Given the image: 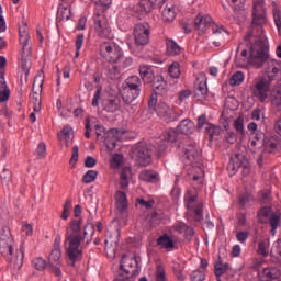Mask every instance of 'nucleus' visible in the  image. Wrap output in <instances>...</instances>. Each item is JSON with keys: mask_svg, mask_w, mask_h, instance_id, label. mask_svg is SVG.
Wrapping results in <instances>:
<instances>
[{"mask_svg": "<svg viewBox=\"0 0 281 281\" xmlns=\"http://www.w3.org/2000/svg\"><path fill=\"white\" fill-rule=\"evenodd\" d=\"M234 128L243 139V137H245V119H243V116H239L234 121Z\"/></svg>", "mask_w": 281, "mask_h": 281, "instance_id": "nucleus-45", "label": "nucleus"}, {"mask_svg": "<svg viewBox=\"0 0 281 281\" xmlns=\"http://www.w3.org/2000/svg\"><path fill=\"white\" fill-rule=\"evenodd\" d=\"M228 269H229V263L216 262L214 265V273L216 278H221V276H224V273H227Z\"/></svg>", "mask_w": 281, "mask_h": 281, "instance_id": "nucleus-43", "label": "nucleus"}, {"mask_svg": "<svg viewBox=\"0 0 281 281\" xmlns=\"http://www.w3.org/2000/svg\"><path fill=\"white\" fill-rule=\"evenodd\" d=\"M270 89L269 82L265 78H261L255 85L254 95L258 98L259 102H265L269 98L268 93Z\"/></svg>", "mask_w": 281, "mask_h": 281, "instance_id": "nucleus-15", "label": "nucleus"}, {"mask_svg": "<svg viewBox=\"0 0 281 281\" xmlns=\"http://www.w3.org/2000/svg\"><path fill=\"white\" fill-rule=\"evenodd\" d=\"M71 19V7L59 5L57 10V23L69 21Z\"/></svg>", "mask_w": 281, "mask_h": 281, "instance_id": "nucleus-34", "label": "nucleus"}, {"mask_svg": "<svg viewBox=\"0 0 281 281\" xmlns=\"http://www.w3.org/2000/svg\"><path fill=\"white\" fill-rule=\"evenodd\" d=\"M0 247H14V238L8 226H3L0 231Z\"/></svg>", "mask_w": 281, "mask_h": 281, "instance_id": "nucleus-22", "label": "nucleus"}, {"mask_svg": "<svg viewBox=\"0 0 281 281\" xmlns=\"http://www.w3.org/2000/svg\"><path fill=\"white\" fill-rule=\"evenodd\" d=\"M71 131H74V128H71V126H69V125L64 126V128L60 132H58V134H57L58 139L59 140L69 139V137L71 135Z\"/></svg>", "mask_w": 281, "mask_h": 281, "instance_id": "nucleus-55", "label": "nucleus"}, {"mask_svg": "<svg viewBox=\"0 0 281 281\" xmlns=\"http://www.w3.org/2000/svg\"><path fill=\"white\" fill-rule=\"evenodd\" d=\"M196 121L198 131H203V126H205L204 131L209 135V142H214V139L223 133V128H221V126L207 123V115L205 114L200 115Z\"/></svg>", "mask_w": 281, "mask_h": 281, "instance_id": "nucleus-11", "label": "nucleus"}, {"mask_svg": "<svg viewBox=\"0 0 281 281\" xmlns=\"http://www.w3.org/2000/svg\"><path fill=\"white\" fill-rule=\"evenodd\" d=\"M126 134L125 130L110 128L102 135L101 142H103L108 150H115L117 148V142L122 139V135Z\"/></svg>", "mask_w": 281, "mask_h": 281, "instance_id": "nucleus-12", "label": "nucleus"}, {"mask_svg": "<svg viewBox=\"0 0 281 281\" xmlns=\"http://www.w3.org/2000/svg\"><path fill=\"white\" fill-rule=\"evenodd\" d=\"M32 265L36 271H45V268L48 267L47 261L41 257L33 259Z\"/></svg>", "mask_w": 281, "mask_h": 281, "instance_id": "nucleus-50", "label": "nucleus"}, {"mask_svg": "<svg viewBox=\"0 0 281 281\" xmlns=\"http://www.w3.org/2000/svg\"><path fill=\"white\" fill-rule=\"evenodd\" d=\"M142 95V79L137 76L128 77L122 86L121 97L125 106H131Z\"/></svg>", "mask_w": 281, "mask_h": 281, "instance_id": "nucleus-2", "label": "nucleus"}, {"mask_svg": "<svg viewBox=\"0 0 281 281\" xmlns=\"http://www.w3.org/2000/svg\"><path fill=\"white\" fill-rule=\"evenodd\" d=\"M254 198L249 193H243L238 198L239 205L245 207L247 203H250Z\"/></svg>", "mask_w": 281, "mask_h": 281, "instance_id": "nucleus-62", "label": "nucleus"}, {"mask_svg": "<svg viewBox=\"0 0 281 281\" xmlns=\"http://www.w3.org/2000/svg\"><path fill=\"white\" fill-rule=\"evenodd\" d=\"M148 109L150 113H157L158 117L165 120V122H177L179 120V113L175 112L168 103L159 101L157 103V94H151L148 100Z\"/></svg>", "mask_w": 281, "mask_h": 281, "instance_id": "nucleus-4", "label": "nucleus"}, {"mask_svg": "<svg viewBox=\"0 0 281 281\" xmlns=\"http://www.w3.org/2000/svg\"><path fill=\"white\" fill-rule=\"evenodd\" d=\"M167 54L169 56H179L181 54V46L173 40L166 38Z\"/></svg>", "mask_w": 281, "mask_h": 281, "instance_id": "nucleus-33", "label": "nucleus"}, {"mask_svg": "<svg viewBox=\"0 0 281 281\" xmlns=\"http://www.w3.org/2000/svg\"><path fill=\"white\" fill-rule=\"evenodd\" d=\"M21 69L24 72L25 80L30 76V69H32V49L22 52Z\"/></svg>", "mask_w": 281, "mask_h": 281, "instance_id": "nucleus-21", "label": "nucleus"}, {"mask_svg": "<svg viewBox=\"0 0 281 281\" xmlns=\"http://www.w3.org/2000/svg\"><path fill=\"white\" fill-rule=\"evenodd\" d=\"M191 214L196 223L203 221V203H198L193 209H191Z\"/></svg>", "mask_w": 281, "mask_h": 281, "instance_id": "nucleus-41", "label": "nucleus"}, {"mask_svg": "<svg viewBox=\"0 0 281 281\" xmlns=\"http://www.w3.org/2000/svg\"><path fill=\"white\" fill-rule=\"evenodd\" d=\"M104 69L105 75L110 80H120V67L114 64H110Z\"/></svg>", "mask_w": 281, "mask_h": 281, "instance_id": "nucleus-35", "label": "nucleus"}, {"mask_svg": "<svg viewBox=\"0 0 281 281\" xmlns=\"http://www.w3.org/2000/svg\"><path fill=\"white\" fill-rule=\"evenodd\" d=\"M95 179H98V171L97 170H88L81 181L82 183H93V181H95Z\"/></svg>", "mask_w": 281, "mask_h": 281, "instance_id": "nucleus-49", "label": "nucleus"}, {"mask_svg": "<svg viewBox=\"0 0 281 281\" xmlns=\"http://www.w3.org/2000/svg\"><path fill=\"white\" fill-rule=\"evenodd\" d=\"M133 36L136 47H146L150 43V24L148 22L137 23L133 29Z\"/></svg>", "mask_w": 281, "mask_h": 281, "instance_id": "nucleus-9", "label": "nucleus"}, {"mask_svg": "<svg viewBox=\"0 0 281 281\" xmlns=\"http://www.w3.org/2000/svg\"><path fill=\"white\" fill-rule=\"evenodd\" d=\"M0 177L4 186H8L12 181V172L9 169H3Z\"/></svg>", "mask_w": 281, "mask_h": 281, "instance_id": "nucleus-59", "label": "nucleus"}, {"mask_svg": "<svg viewBox=\"0 0 281 281\" xmlns=\"http://www.w3.org/2000/svg\"><path fill=\"white\" fill-rule=\"evenodd\" d=\"M194 93L198 100H205L207 98V81H200L198 85H195Z\"/></svg>", "mask_w": 281, "mask_h": 281, "instance_id": "nucleus-31", "label": "nucleus"}, {"mask_svg": "<svg viewBox=\"0 0 281 281\" xmlns=\"http://www.w3.org/2000/svg\"><path fill=\"white\" fill-rule=\"evenodd\" d=\"M139 274V260L137 257L122 256L119 267V274L114 281H135V276Z\"/></svg>", "mask_w": 281, "mask_h": 281, "instance_id": "nucleus-3", "label": "nucleus"}, {"mask_svg": "<svg viewBox=\"0 0 281 281\" xmlns=\"http://www.w3.org/2000/svg\"><path fill=\"white\" fill-rule=\"evenodd\" d=\"M155 91L154 95H164L168 89V81L164 80V76L157 75L156 80L151 82Z\"/></svg>", "mask_w": 281, "mask_h": 281, "instance_id": "nucleus-23", "label": "nucleus"}, {"mask_svg": "<svg viewBox=\"0 0 281 281\" xmlns=\"http://www.w3.org/2000/svg\"><path fill=\"white\" fill-rule=\"evenodd\" d=\"M266 23L265 2H255L250 30L244 37V41L250 45L248 60L250 65H256L257 69L263 67L265 63L269 60V45H267V42L262 37L265 35L263 25Z\"/></svg>", "mask_w": 281, "mask_h": 281, "instance_id": "nucleus-1", "label": "nucleus"}, {"mask_svg": "<svg viewBox=\"0 0 281 281\" xmlns=\"http://www.w3.org/2000/svg\"><path fill=\"white\" fill-rule=\"evenodd\" d=\"M115 199L117 211L120 212V214H124V212L128 210V199L126 198V192L116 191Z\"/></svg>", "mask_w": 281, "mask_h": 281, "instance_id": "nucleus-26", "label": "nucleus"}, {"mask_svg": "<svg viewBox=\"0 0 281 281\" xmlns=\"http://www.w3.org/2000/svg\"><path fill=\"white\" fill-rule=\"evenodd\" d=\"M213 34L215 35L213 45H215V47H221V41H223V38H226L229 33H227V31H225V29H223V26L218 27V25H214Z\"/></svg>", "mask_w": 281, "mask_h": 281, "instance_id": "nucleus-30", "label": "nucleus"}, {"mask_svg": "<svg viewBox=\"0 0 281 281\" xmlns=\"http://www.w3.org/2000/svg\"><path fill=\"white\" fill-rule=\"evenodd\" d=\"M20 43L22 45V52L32 49V47H30V35H20Z\"/></svg>", "mask_w": 281, "mask_h": 281, "instance_id": "nucleus-60", "label": "nucleus"}, {"mask_svg": "<svg viewBox=\"0 0 281 281\" xmlns=\"http://www.w3.org/2000/svg\"><path fill=\"white\" fill-rule=\"evenodd\" d=\"M178 149L180 153H183L190 164L194 165L201 161L199 148H196V144L190 140V138H184L183 142L178 143Z\"/></svg>", "mask_w": 281, "mask_h": 281, "instance_id": "nucleus-10", "label": "nucleus"}, {"mask_svg": "<svg viewBox=\"0 0 281 281\" xmlns=\"http://www.w3.org/2000/svg\"><path fill=\"white\" fill-rule=\"evenodd\" d=\"M157 245L159 247H175V241L170 236L165 234L157 239Z\"/></svg>", "mask_w": 281, "mask_h": 281, "instance_id": "nucleus-48", "label": "nucleus"}, {"mask_svg": "<svg viewBox=\"0 0 281 281\" xmlns=\"http://www.w3.org/2000/svg\"><path fill=\"white\" fill-rule=\"evenodd\" d=\"M195 128L196 125H194V122L190 121L189 119L182 120L177 126L178 133H181L182 135H192Z\"/></svg>", "mask_w": 281, "mask_h": 281, "instance_id": "nucleus-27", "label": "nucleus"}, {"mask_svg": "<svg viewBox=\"0 0 281 281\" xmlns=\"http://www.w3.org/2000/svg\"><path fill=\"white\" fill-rule=\"evenodd\" d=\"M249 161L247 160V156L243 154H236L234 157H231L229 162L227 165V170L231 177H234L240 168H243V176L247 177L251 169L249 168Z\"/></svg>", "mask_w": 281, "mask_h": 281, "instance_id": "nucleus-8", "label": "nucleus"}, {"mask_svg": "<svg viewBox=\"0 0 281 281\" xmlns=\"http://www.w3.org/2000/svg\"><path fill=\"white\" fill-rule=\"evenodd\" d=\"M258 277L260 281L278 280L280 270L276 267L263 268L262 271H259Z\"/></svg>", "mask_w": 281, "mask_h": 281, "instance_id": "nucleus-20", "label": "nucleus"}, {"mask_svg": "<svg viewBox=\"0 0 281 281\" xmlns=\"http://www.w3.org/2000/svg\"><path fill=\"white\" fill-rule=\"evenodd\" d=\"M273 210L270 206H263L257 212L258 223L261 225H267V220L271 217Z\"/></svg>", "mask_w": 281, "mask_h": 281, "instance_id": "nucleus-32", "label": "nucleus"}, {"mask_svg": "<svg viewBox=\"0 0 281 281\" xmlns=\"http://www.w3.org/2000/svg\"><path fill=\"white\" fill-rule=\"evenodd\" d=\"M138 72L144 85H153V81L157 78V76H155V70H153V66L146 64L139 66Z\"/></svg>", "mask_w": 281, "mask_h": 281, "instance_id": "nucleus-16", "label": "nucleus"}, {"mask_svg": "<svg viewBox=\"0 0 281 281\" xmlns=\"http://www.w3.org/2000/svg\"><path fill=\"white\" fill-rule=\"evenodd\" d=\"M139 180L146 183H157L159 181V172L154 170H144L139 173Z\"/></svg>", "mask_w": 281, "mask_h": 281, "instance_id": "nucleus-29", "label": "nucleus"}, {"mask_svg": "<svg viewBox=\"0 0 281 281\" xmlns=\"http://www.w3.org/2000/svg\"><path fill=\"white\" fill-rule=\"evenodd\" d=\"M191 280L192 281H203V280H205V274L201 270H195L191 274Z\"/></svg>", "mask_w": 281, "mask_h": 281, "instance_id": "nucleus-63", "label": "nucleus"}, {"mask_svg": "<svg viewBox=\"0 0 281 281\" xmlns=\"http://www.w3.org/2000/svg\"><path fill=\"white\" fill-rule=\"evenodd\" d=\"M162 19L167 21V23H172L175 19H177V13L173 8H165L162 11Z\"/></svg>", "mask_w": 281, "mask_h": 281, "instance_id": "nucleus-47", "label": "nucleus"}, {"mask_svg": "<svg viewBox=\"0 0 281 281\" xmlns=\"http://www.w3.org/2000/svg\"><path fill=\"white\" fill-rule=\"evenodd\" d=\"M63 267V263H48L47 269L50 271V273H54L56 278L63 277V270L60 268Z\"/></svg>", "mask_w": 281, "mask_h": 281, "instance_id": "nucleus-52", "label": "nucleus"}, {"mask_svg": "<svg viewBox=\"0 0 281 281\" xmlns=\"http://www.w3.org/2000/svg\"><path fill=\"white\" fill-rule=\"evenodd\" d=\"M35 155H37L38 159H45L47 155V145H45V143H40Z\"/></svg>", "mask_w": 281, "mask_h": 281, "instance_id": "nucleus-57", "label": "nucleus"}, {"mask_svg": "<svg viewBox=\"0 0 281 281\" xmlns=\"http://www.w3.org/2000/svg\"><path fill=\"white\" fill-rule=\"evenodd\" d=\"M68 247H80L82 245V234H70L69 228L66 229L65 245Z\"/></svg>", "mask_w": 281, "mask_h": 281, "instance_id": "nucleus-28", "label": "nucleus"}, {"mask_svg": "<svg viewBox=\"0 0 281 281\" xmlns=\"http://www.w3.org/2000/svg\"><path fill=\"white\" fill-rule=\"evenodd\" d=\"M94 30L100 38H109L111 36V27L105 16L97 14L94 16Z\"/></svg>", "mask_w": 281, "mask_h": 281, "instance_id": "nucleus-14", "label": "nucleus"}, {"mask_svg": "<svg viewBox=\"0 0 281 281\" xmlns=\"http://www.w3.org/2000/svg\"><path fill=\"white\" fill-rule=\"evenodd\" d=\"M196 199H199L196 194H194L192 191H188L184 195L186 207L188 210H194V203H196Z\"/></svg>", "mask_w": 281, "mask_h": 281, "instance_id": "nucleus-39", "label": "nucleus"}, {"mask_svg": "<svg viewBox=\"0 0 281 281\" xmlns=\"http://www.w3.org/2000/svg\"><path fill=\"white\" fill-rule=\"evenodd\" d=\"M272 103L274 106H281V87L274 92Z\"/></svg>", "mask_w": 281, "mask_h": 281, "instance_id": "nucleus-64", "label": "nucleus"}, {"mask_svg": "<svg viewBox=\"0 0 281 281\" xmlns=\"http://www.w3.org/2000/svg\"><path fill=\"white\" fill-rule=\"evenodd\" d=\"M71 210V200H66L64 204V209L60 215L63 221H67L69 218V211Z\"/></svg>", "mask_w": 281, "mask_h": 281, "instance_id": "nucleus-58", "label": "nucleus"}, {"mask_svg": "<svg viewBox=\"0 0 281 281\" xmlns=\"http://www.w3.org/2000/svg\"><path fill=\"white\" fill-rule=\"evenodd\" d=\"M133 157L139 166L146 168L153 164V145H148L146 142H138L133 149Z\"/></svg>", "mask_w": 281, "mask_h": 281, "instance_id": "nucleus-7", "label": "nucleus"}, {"mask_svg": "<svg viewBox=\"0 0 281 281\" xmlns=\"http://www.w3.org/2000/svg\"><path fill=\"white\" fill-rule=\"evenodd\" d=\"M100 54L104 60L113 65H117L124 60V52H122V48L111 42H103L100 45Z\"/></svg>", "mask_w": 281, "mask_h": 281, "instance_id": "nucleus-6", "label": "nucleus"}, {"mask_svg": "<svg viewBox=\"0 0 281 281\" xmlns=\"http://www.w3.org/2000/svg\"><path fill=\"white\" fill-rule=\"evenodd\" d=\"M63 251L60 248H54L48 257V263L63 265Z\"/></svg>", "mask_w": 281, "mask_h": 281, "instance_id": "nucleus-38", "label": "nucleus"}, {"mask_svg": "<svg viewBox=\"0 0 281 281\" xmlns=\"http://www.w3.org/2000/svg\"><path fill=\"white\" fill-rule=\"evenodd\" d=\"M120 104L121 101L119 97H110L103 99L101 102V106L103 111H106V113H117V111H120Z\"/></svg>", "mask_w": 281, "mask_h": 281, "instance_id": "nucleus-18", "label": "nucleus"}, {"mask_svg": "<svg viewBox=\"0 0 281 281\" xmlns=\"http://www.w3.org/2000/svg\"><path fill=\"white\" fill-rule=\"evenodd\" d=\"M45 82V75L43 74V70H41V74L36 75L33 81V91H38L40 93H43V85Z\"/></svg>", "mask_w": 281, "mask_h": 281, "instance_id": "nucleus-37", "label": "nucleus"}, {"mask_svg": "<svg viewBox=\"0 0 281 281\" xmlns=\"http://www.w3.org/2000/svg\"><path fill=\"white\" fill-rule=\"evenodd\" d=\"M154 8H158L155 2H149V0H139V2L133 7L134 16H136L138 21H144V19L153 12Z\"/></svg>", "mask_w": 281, "mask_h": 281, "instance_id": "nucleus-13", "label": "nucleus"}, {"mask_svg": "<svg viewBox=\"0 0 281 281\" xmlns=\"http://www.w3.org/2000/svg\"><path fill=\"white\" fill-rule=\"evenodd\" d=\"M82 225V220H72L70 222V234H82V228L80 227Z\"/></svg>", "mask_w": 281, "mask_h": 281, "instance_id": "nucleus-51", "label": "nucleus"}, {"mask_svg": "<svg viewBox=\"0 0 281 281\" xmlns=\"http://www.w3.org/2000/svg\"><path fill=\"white\" fill-rule=\"evenodd\" d=\"M105 245H110V247H117L120 245V229H116L105 239Z\"/></svg>", "mask_w": 281, "mask_h": 281, "instance_id": "nucleus-46", "label": "nucleus"}, {"mask_svg": "<svg viewBox=\"0 0 281 281\" xmlns=\"http://www.w3.org/2000/svg\"><path fill=\"white\" fill-rule=\"evenodd\" d=\"M270 256L274 262H281V247H274L270 250Z\"/></svg>", "mask_w": 281, "mask_h": 281, "instance_id": "nucleus-61", "label": "nucleus"}, {"mask_svg": "<svg viewBox=\"0 0 281 281\" xmlns=\"http://www.w3.org/2000/svg\"><path fill=\"white\" fill-rule=\"evenodd\" d=\"M193 24L199 32H206L210 25H214V21L212 20V16L199 13L194 19Z\"/></svg>", "mask_w": 281, "mask_h": 281, "instance_id": "nucleus-17", "label": "nucleus"}, {"mask_svg": "<svg viewBox=\"0 0 281 281\" xmlns=\"http://www.w3.org/2000/svg\"><path fill=\"white\" fill-rule=\"evenodd\" d=\"M179 137V133L175 130H169L164 132L161 135V139L156 142L153 145L154 155L157 159H161V157H166V151L168 150V144H177V139Z\"/></svg>", "mask_w": 281, "mask_h": 281, "instance_id": "nucleus-5", "label": "nucleus"}, {"mask_svg": "<svg viewBox=\"0 0 281 281\" xmlns=\"http://www.w3.org/2000/svg\"><path fill=\"white\" fill-rule=\"evenodd\" d=\"M16 261L13 266V271L15 273H19L21 271V268L23 267V258H25V250L23 248H19L15 251Z\"/></svg>", "mask_w": 281, "mask_h": 281, "instance_id": "nucleus-36", "label": "nucleus"}, {"mask_svg": "<svg viewBox=\"0 0 281 281\" xmlns=\"http://www.w3.org/2000/svg\"><path fill=\"white\" fill-rule=\"evenodd\" d=\"M173 229L176 234H184V245H188L194 236V228L187 226L183 222L176 224Z\"/></svg>", "mask_w": 281, "mask_h": 281, "instance_id": "nucleus-19", "label": "nucleus"}, {"mask_svg": "<svg viewBox=\"0 0 281 281\" xmlns=\"http://www.w3.org/2000/svg\"><path fill=\"white\" fill-rule=\"evenodd\" d=\"M10 100V89L5 82V70H0V102Z\"/></svg>", "mask_w": 281, "mask_h": 281, "instance_id": "nucleus-25", "label": "nucleus"}, {"mask_svg": "<svg viewBox=\"0 0 281 281\" xmlns=\"http://www.w3.org/2000/svg\"><path fill=\"white\" fill-rule=\"evenodd\" d=\"M267 225H270L271 233L274 234L276 229H278V225H280V215L278 213H271L270 217L267 220Z\"/></svg>", "mask_w": 281, "mask_h": 281, "instance_id": "nucleus-42", "label": "nucleus"}, {"mask_svg": "<svg viewBox=\"0 0 281 281\" xmlns=\"http://www.w3.org/2000/svg\"><path fill=\"white\" fill-rule=\"evenodd\" d=\"M244 80L245 74H243V71H237L231 77L229 85L231 87H238L239 85H243Z\"/></svg>", "mask_w": 281, "mask_h": 281, "instance_id": "nucleus-44", "label": "nucleus"}, {"mask_svg": "<svg viewBox=\"0 0 281 281\" xmlns=\"http://www.w3.org/2000/svg\"><path fill=\"white\" fill-rule=\"evenodd\" d=\"M66 256L68 258V263L74 267L78 260L82 259V248L79 247H68L66 249Z\"/></svg>", "mask_w": 281, "mask_h": 281, "instance_id": "nucleus-24", "label": "nucleus"}, {"mask_svg": "<svg viewBox=\"0 0 281 281\" xmlns=\"http://www.w3.org/2000/svg\"><path fill=\"white\" fill-rule=\"evenodd\" d=\"M79 153H80V148L78 147V145H75L72 147V154L69 160L70 166L76 167V165L78 164V157H79Z\"/></svg>", "mask_w": 281, "mask_h": 281, "instance_id": "nucleus-56", "label": "nucleus"}, {"mask_svg": "<svg viewBox=\"0 0 281 281\" xmlns=\"http://www.w3.org/2000/svg\"><path fill=\"white\" fill-rule=\"evenodd\" d=\"M168 72L171 78H179V76H181V69L179 68V63L177 61L172 63L169 66Z\"/></svg>", "mask_w": 281, "mask_h": 281, "instance_id": "nucleus-53", "label": "nucleus"}, {"mask_svg": "<svg viewBox=\"0 0 281 281\" xmlns=\"http://www.w3.org/2000/svg\"><path fill=\"white\" fill-rule=\"evenodd\" d=\"M41 93L43 92H40L38 90H33V97L31 101L33 102V110L35 113H38V111H41V102H43Z\"/></svg>", "mask_w": 281, "mask_h": 281, "instance_id": "nucleus-40", "label": "nucleus"}, {"mask_svg": "<svg viewBox=\"0 0 281 281\" xmlns=\"http://www.w3.org/2000/svg\"><path fill=\"white\" fill-rule=\"evenodd\" d=\"M155 276H156V281H168V278L166 277V269L161 265H158L156 267Z\"/></svg>", "mask_w": 281, "mask_h": 281, "instance_id": "nucleus-54", "label": "nucleus"}]
</instances>
